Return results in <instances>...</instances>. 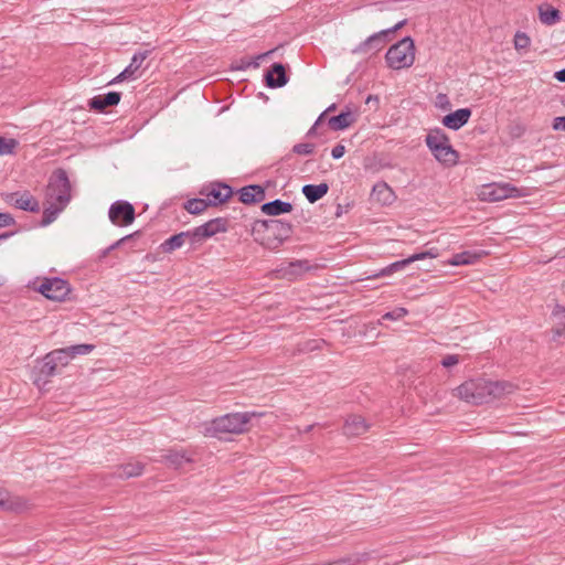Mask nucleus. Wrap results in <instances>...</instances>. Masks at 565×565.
Listing matches in <instances>:
<instances>
[{"label":"nucleus","instance_id":"2f4dec72","mask_svg":"<svg viewBox=\"0 0 565 565\" xmlns=\"http://www.w3.org/2000/svg\"><path fill=\"white\" fill-rule=\"evenodd\" d=\"M65 207L66 206L61 205L58 203L46 202L45 201V207L43 210V216H42L41 225L42 226H47L51 223H53L56 220V217L58 216V214L62 211H64Z\"/></svg>","mask_w":565,"mask_h":565},{"label":"nucleus","instance_id":"b1692460","mask_svg":"<svg viewBox=\"0 0 565 565\" xmlns=\"http://www.w3.org/2000/svg\"><path fill=\"white\" fill-rule=\"evenodd\" d=\"M186 241L192 244V231L172 235L161 244V249L163 253H172L173 250L182 247Z\"/></svg>","mask_w":565,"mask_h":565},{"label":"nucleus","instance_id":"393cba45","mask_svg":"<svg viewBox=\"0 0 565 565\" xmlns=\"http://www.w3.org/2000/svg\"><path fill=\"white\" fill-rule=\"evenodd\" d=\"M555 327L553 328V340L562 343V338L565 339V307L556 305L553 312Z\"/></svg>","mask_w":565,"mask_h":565},{"label":"nucleus","instance_id":"6ab92c4d","mask_svg":"<svg viewBox=\"0 0 565 565\" xmlns=\"http://www.w3.org/2000/svg\"><path fill=\"white\" fill-rule=\"evenodd\" d=\"M470 108H459L443 117V125L451 130H459L463 127L471 117Z\"/></svg>","mask_w":565,"mask_h":565},{"label":"nucleus","instance_id":"e2e57ef3","mask_svg":"<svg viewBox=\"0 0 565 565\" xmlns=\"http://www.w3.org/2000/svg\"><path fill=\"white\" fill-rule=\"evenodd\" d=\"M366 102H373L372 96H369V97H367V99H366Z\"/></svg>","mask_w":565,"mask_h":565},{"label":"nucleus","instance_id":"412c9836","mask_svg":"<svg viewBox=\"0 0 565 565\" xmlns=\"http://www.w3.org/2000/svg\"><path fill=\"white\" fill-rule=\"evenodd\" d=\"M0 508L4 511L21 512L28 508L24 498L0 490Z\"/></svg>","mask_w":565,"mask_h":565},{"label":"nucleus","instance_id":"a878e982","mask_svg":"<svg viewBox=\"0 0 565 565\" xmlns=\"http://www.w3.org/2000/svg\"><path fill=\"white\" fill-rule=\"evenodd\" d=\"M150 51L137 52L134 54L129 65L124 70V77H131L136 79L140 76V68L145 60L149 56Z\"/></svg>","mask_w":565,"mask_h":565},{"label":"nucleus","instance_id":"6e6552de","mask_svg":"<svg viewBox=\"0 0 565 565\" xmlns=\"http://www.w3.org/2000/svg\"><path fill=\"white\" fill-rule=\"evenodd\" d=\"M525 195L523 189L508 182H492L483 184L478 194L481 201L498 202L509 198H521Z\"/></svg>","mask_w":565,"mask_h":565},{"label":"nucleus","instance_id":"7ed1b4c3","mask_svg":"<svg viewBox=\"0 0 565 565\" xmlns=\"http://www.w3.org/2000/svg\"><path fill=\"white\" fill-rule=\"evenodd\" d=\"M255 416L254 412H244L216 417L205 425L204 436L220 438L223 434H242L247 430V425Z\"/></svg>","mask_w":565,"mask_h":565},{"label":"nucleus","instance_id":"603ef678","mask_svg":"<svg viewBox=\"0 0 565 565\" xmlns=\"http://www.w3.org/2000/svg\"><path fill=\"white\" fill-rule=\"evenodd\" d=\"M132 236H134L132 234L127 235V236H125V237H122V238L118 239L117 242H115V243H114V244H111L110 246H108V247H109V249H110V252H111V250H114V249H116L117 247H119V246H120L125 241H127V239L131 238Z\"/></svg>","mask_w":565,"mask_h":565},{"label":"nucleus","instance_id":"f704fd0d","mask_svg":"<svg viewBox=\"0 0 565 565\" xmlns=\"http://www.w3.org/2000/svg\"><path fill=\"white\" fill-rule=\"evenodd\" d=\"M480 257L479 254L472 252H461L457 253L449 260V264L452 266H461V265H470L476 263V260Z\"/></svg>","mask_w":565,"mask_h":565},{"label":"nucleus","instance_id":"58836bf2","mask_svg":"<svg viewBox=\"0 0 565 565\" xmlns=\"http://www.w3.org/2000/svg\"><path fill=\"white\" fill-rule=\"evenodd\" d=\"M71 352L72 359L76 355L88 354L94 350L93 344H76L67 348Z\"/></svg>","mask_w":565,"mask_h":565},{"label":"nucleus","instance_id":"37998d69","mask_svg":"<svg viewBox=\"0 0 565 565\" xmlns=\"http://www.w3.org/2000/svg\"><path fill=\"white\" fill-rule=\"evenodd\" d=\"M360 562H361V559L358 556H348V557L339 558L333 562H329V565H356Z\"/></svg>","mask_w":565,"mask_h":565},{"label":"nucleus","instance_id":"c85d7f7f","mask_svg":"<svg viewBox=\"0 0 565 565\" xmlns=\"http://www.w3.org/2000/svg\"><path fill=\"white\" fill-rule=\"evenodd\" d=\"M355 121V116L352 111H341L339 115L329 118V126L332 130H344Z\"/></svg>","mask_w":565,"mask_h":565},{"label":"nucleus","instance_id":"4be33fe9","mask_svg":"<svg viewBox=\"0 0 565 565\" xmlns=\"http://www.w3.org/2000/svg\"><path fill=\"white\" fill-rule=\"evenodd\" d=\"M121 94L118 92H109L105 95H97L89 99L90 109L104 111L109 106H116L120 102Z\"/></svg>","mask_w":565,"mask_h":565},{"label":"nucleus","instance_id":"ddd939ff","mask_svg":"<svg viewBox=\"0 0 565 565\" xmlns=\"http://www.w3.org/2000/svg\"><path fill=\"white\" fill-rule=\"evenodd\" d=\"M4 201L19 210L32 213H38L40 211L39 201L28 191H24L22 194L19 192L8 193L4 196Z\"/></svg>","mask_w":565,"mask_h":565},{"label":"nucleus","instance_id":"9b49d317","mask_svg":"<svg viewBox=\"0 0 565 565\" xmlns=\"http://www.w3.org/2000/svg\"><path fill=\"white\" fill-rule=\"evenodd\" d=\"M227 220L216 217L192 230V245L201 243L202 241L212 237L217 233L226 232Z\"/></svg>","mask_w":565,"mask_h":565},{"label":"nucleus","instance_id":"5701e85b","mask_svg":"<svg viewBox=\"0 0 565 565\" xmlns=\"http://www.w3.org/2000/svg\"><path fill=\"white\" fill-rule=\"evenodd\" d=\"M539 19L542 24L552 26L562 20L561 11L548 3H543L537 8Z\"/></svg>","mask_w":565,"mask_h":565},{"label":"nucleus","instance_id":"aec40b11","mask_svg":"<svg viewBox=\"0 0 565 565\" xmlns=\"http://www.w3.org/2000/svg\"><path fill=\"white\" fill-rule=\"evenodd\" d=\"M238 196L244 204H255L265 200L266 192L259 184H249L238 190Z\"/></svg>","mask_w":565,"mask_h":565},{"label":"nucleus","instance_id":"13d9d810","mask_svg":"<svg viewBox=\"0 0 565 565\" xmlns=\"http://www.w3.org/2000/svg\"><path fill=\"white\" fill-rule=\"evenodd\" d=\"M326 113L323 111L319 117L318 119L316 120V126H319L321 121H323V117H324Z\"/></svg>","mask_w":565,"mask_h":565},{"label":"nucleus","instance_id":"ea45409f","mask_svg":"<svg viewBox=\"0 0 565 565\" xmlns=\"http://www.w3.org/2000/svg\"><path fill=\"white\" fill-rule=\"evenodd\" d=\"M315 151V145L310 142L297 143L292 147V152L300 156H309Z\"/></svg>","mask_w":565,"mask_h":565},{"label":"nucleus","instance_id":"cd10ccee","mask_svg":"<svg viewBox=\"0 0 565 565\" xmlns=\"http://www.w3.org/2000/svg\"><path fill=\"white\" fill-rule=\"evenodd\" d=\"M143 471V465L139 461H130L124 465H120L116 468L114 475L119 479H129L132 477H138Z\"/></svg>","mask_w":565,"mask_h":565},{"label":"nucleus","instance_id":"4c0bfd02","mask_svg":"<svg viewBox=\"0 0 565 565\" xmlns=\"http://www.w3.org/2000/svg\"><path fill=\"white\" fill-rule=\"evenodd\" d=\"M531 39L530 36L524 32H516L514 35V47L515 50H525L530 46Z\"/></svg>","mask_w":565,"mask_h":565},{"label":"nucleus","instance_id":"e433bc0d","mask_svg":"<svg viewBox=\"0 0 565 565\" xmlns=\"http://www.w3.org/2000/svg\"><path fill=\"white\" fill-rule=\"evenodd\" d=\"M17 146L18 141L15 139L0 136V156L13 153Z\"/></svg>","mask_w":565,"mask_h":565},{"label":"nucleus","instance_id":"a211bd4d","mask_svg":"<svg viewBox=\"0 0 565 565\" xmlns=\"http://www.w3.org/2000/svg\"><path fill=\"white\" fill-rule=\"evenodd\" d=\"M205 195L210 205H218L227 201L233 195V189L225 183H213Z\"/></svg>","mask_w":565,"mask_h":565},{"label":"nucleus","instance_id":"c03bdc74","mask_svg":"<svg viewBox=\"0 0 565 565\" xmlns=\"http://www.w3.org/2000/svg\"><path fill=\"white\" fill-rule=\"evenodd\" d=\"M14 224L15 220L10 213L0 212V227H8Z\"/></svg>","mask_w":565,"mask_h":565},{"label":"nucleus","instance_id":"39448f33","mask_svg":"<svg viewBox=\"0 0 565 565\" xmlns=\"http://www.w3.org/2000/svg\"><path fill=\"white\" fill-rule=\"evenodd\" d=\"M28 287L46 299L58 302L65 301L72 291L70 282L60 277L36 278Z\"/></svg>","mask_w":565,"mask_h":565},{"label":"nucleus","instance_id":"7c9ffc66","mask_svg":"<svg viewBox=\"0 0 565 565\" xmlns=\"http://www.w3.org/2000/svg\"><path fill=\"white\" fill-rule=\"evenodd\" d=\"M161 461L167 462L169 466L179 468L185 462H190L191 458L182 449H169L161 456Z\"/></svg>","mask_w":565,"mask_h":565},{"label":"nucleus","instance_id":"bb28decb","mask_svg":"<svg viewBox=\"0 0 565 565\" xmlns=\"http://www.w3.org/2000/svg\"><path fill=\"white\" fill-rule=\"evenodd\" d=\"M292 204L289 202L281 201L279 199L264 203L260 207L262 212L270 215L277 216L286 213H290L292 211Z\"/></svg>","mask_w":565,"mask_h":565},{"label":"nucleus","instance_id":"5fc2aeb1","mask_svg":"<svg viewBox=\"0 0 565 565\" xmlns=\"http://www.w3.org/2000/svg\"><path fill=\"white\" fill-rule=\"evenodd\" d=\"M124 71L120 72L111 82L110 84H114V83H119V82H122L125 79H131V77H124Z\"/></svg>","mask_w":565,"mask_h":565},{"label":"nucleus","instance_id":"052dcab7","mask_svg":"<svg viewBox=\"0 0 565 565\" xmlns=\"http://www.w3.org/2000/svg\"><path fill=\"white\" fill-rule=\"evenodd\" d=\"M110 253V249L109 247H107L106 249L103 250V257L107 256L108 254Z\"/></svg>","mask_w":565,"mask_h":565},{"label":"nucleus","instance_id":"09e8293b","mask_svg":"<svg viewBox=\"0 0 565 565\" xmlns=\"http://www.w3.org/2000/svg\"><path fill=\"white\" fill-rule=\"evenodd\" d=\"M553 129L565 131V116L554 118Z\"/></svg>","mask_w":565,"mask_h":565},{"label":"nucleus","instance_id":"72a5a7b5","mask_svg":"<svg viewBox=\"0 0 565 565\" xmlns=\"http://www.w3.org/2000/svg\"><path fill=\"white\" fill-rule=\"evenodd\" d=\"M372 194L376 195V199L384 204L391 203L394 199L392 189L385 182L376 183L372 189Z\"/></svg>","mask_w":565,"mask_h":565},{"label":"nucleus","instance_id":"79ce46f5","mask_svg":"<svg viewBox=\"0 0 565 565\" xmlns=\"http://www.w3.org/2000/svg\"><path fill=\"white\" fill-rule=\"evenodd\" d=\"M408 311L406 308L397 307L392 311H388L382 316L383 320H401L407 316Z\"/></svg>","mask_w":565,"mask_h":565},{"label":"nucleus","instance_id":"20e7f679","mask_svg":"<svg viewBox=\"0 0 565 565\" xmlns=\"http://www.w3.org/2000/svg\"><path fill=\"white\" fill-rule=\"evenodd\" d=\"M425 142L438 162L447 167L457 164L459 153L452 148L449 137L441 128L430 129L426 135Z\"/></svg>","mask_w":565,"mask_h":565},{"label":"nucleus","instance_id":"bf43d9fd","mask_svg":"<svg viewBox=\"0 0 565 565\" xmlns=\"http://www.w3.org/2000/svg\"><path fill=\"white\" fill-rule=\"evenodd\" d=\"M333 110H335V104L330 105V106L324 110V113L327 114V113H330V111H333Z\"/></svg>","mask_w":565,"mask_h":565},{"label":"nucleus","instance_id":"c9c22d12","mask_svg":"<svg viewBox=\"0 0 565 565\" xmlns=\"http://www.w3.org/2000/svg\"><path fill=\"white\" fill-rule=\"evenodd\" d=\"M209 206L210 203L204 199H191L184 203V209L194 215L203 213Z\"/></svg>","mask_w":565,"mask_h":565},{"label":"nucleus","instance_id":"1a4fd4ad","mask_svg":"<svg viewBox=\"0 0 565 565\" xmlns=\"http://www.w3.org/2000/svg\"><path fill=\"white\" fill-rule=\"evenodd\" d=\"M407 23V20L404 19L399 22H397L392 28H388L386 30H382L380 32H376L372 35H370L366 40L361 42L359 45H356L353 50V54H369V53H376L380 52L385 44L391 41L392 34H394L396 31L402 29Z\"/></svg>","mask_w":565,"mask_h":565},{"label":"nucleus","instance_id":"6e6d98bb","mask_svg":"<svg viewBox=\"0 0 565 565\" xmlns=\"http://www.w3.org/2000/svg\"><path fill=\"white\" fill-rule=\"evenodd\" d=\"M13 234H14V232H6V233L0 234V242L8 239Z\"/></svg>","mask_w":565,"mask_h":565},{"label":"nucleus","instance_id":"de8ad7c7","mask_svg":"<svg viewBox=\"0 0 565 565\" xmlns=\"http://www.w3.org/2000/svg\"><path fill=\"white\" fill-rule=\"evenodd\" d=\"M345 153V148L343 145H337L335 147H333L332 151H331V156L333 159H340L344 156Z\"/></svg>","mask_w":565,"mask_h":565},{"label":"nucleus","instance_id":"4468645a","mask_svg":"<svg viewBox=\"0 0 565 565\" xmlns=\"http://www.w3.org/2000/svg\"><path fill=\"white\" fill-rule=\"evenodd\" d=\"M58 369L56 364L50 360V356L46 354L42 362L39 363L33 370V383L41 387L45 385L49 380L58 373Z\"/></svg>","mask_w":565,"mask_h":565},{"label":"nucleus","instance_id":"0eeeda50","mask_svg":"<svg viewBox=\"0 0 565 565\" xmlns=\"http://www.w3.org/2000/svg\"><path fill=\"white\" fill-rule=\"evenodd\" d=\"M385 61L390 68H408L415 61V44L411 36H405L392 45L385 54Z\"/></svg>","mask_w":565,"mask_h":565},{"label":"nucleus","instance_id":"dca6fc26","mask_svg":"<svg viewBox=\"0 0 565 565\" xmlns=\"http://www.w3.org/2000/svg\"><path fill=\"white\" fill-rule=\"evenodd\" d=\"M370 429V424L360 415H349L343 425V434L348 437H358Z\"/></svg>","mask_w":565,"mask_h":565},{"label":"nucleus","instance_id":"8fccbe9b","mask_svg":"<svg viewBox=\"0 0 565 565\" xmlns=\"http://www.w3.org/2000/svg\"><path fill=\"white\" fill-rule=\"evenodd\" d=\"M132 236H134L132 234L127 235V236H125V237H122V238L118 239L117 242H115V243H114V244H111L110 246H108V247H109V249H110V252H111V250H114V249H116L117 247H119V246H120L125 241H127V239L131 238Z\"/></svg>","mask_w":565,"mask_h":565},{"label":"nucleus","instance_id":"f3484780","mask_svg":"<svg viewBox=\"0 0 565 565\" xmlns=\"http://www.w3.org/2000/svg\"><path fill=\"white\" fill-rule=\"evenodd\" d=\"M265 83L269 88H280L288 83L286 68L281 63H274L265 74Z\"/></svg>","mask_w":565,"mask_h":565},{"label":"nucleus","instance_id":"a19ab883","mask_svg":"<svg viewBox=\"0 0 565 565\" xmlns=\"http://www.w3.org/2000/svg\"><path fill=\"white\" fill-rule=\"evenodd\" d=\"M526 132V126L520 121L512 122L509 126V135L514 138H521Z\"/></svg>","mask_w":565,"mask_h":565},{"label":"nucleus","instance_id":"49530a36","mask_svg":"<svg viewBox=\"0 0 565 565\" xmlns=\"http://www.w3.org/2000/svg\"><path fill=\"white\" fill-rule=\"evenodd\" d=\"M458 362H459L458 355L449 354V355H446L441 360V365L445 366V367H451V366L458 364Z\"/></svg>","mask_w":565,"mask_h":565},{"label":"nucleus","instance_id":"3c124183","mask_svg":"<svg viewBox=\"0 0 565 565\" xmlns=\"http://www.w3.org/2000/svg\"><path fill=\"white\" fill-rule=\"evenodd\" d=\"M132 236H134L132 234L127 235V236H125V237H122V238L118 239L117 242H115V243H114V244H111L110 246H108V247H109V249H110V252H111V250H114V249H116L117 247H119V246H120L125 241H127V239L131 238Z\"/></svg>","mask_w":565,"mask_h":565},{"label":"nucleus","instance_id":"473e14b6","mask_svg":"<svg viewBox=\"0 0 565 565\" xmlns=\"http://www.w3.org/2000/svg\"><path fill=\"white\" fill-rule=\"evenodd\" d=\"M47 355L50 356V360L56 364L58 371L66 366L72 360L71 352L67 348L53 350L47 353Z\"/></svg>","mask_w":565,"mask_h":565},{"label":"nucleus","instance_id":"c756f323","mask_svg":"<svg viewBox=\"0 0 565 565\" xmlns=\"http://www.w3.org/2000/svg\"><path fill=\"white\" fill-rule=\"evenodd\" d=\"M329 191V185L324 182L319 184H306L302 186V193L310 203H316L322 199Z\"/></svg>","mask_w":565,"mask_h":565},{"label":"nucleus","instance_id":"4d7b16f0","mask_svg":"<svg viewBox=\"0 0 565 565\" xmlns=\"http://www.w3.org/2000/svg\"><path fill=\"white\" fill-rule=\"evenodd\" d=\"M317 128H318V126H316V124H313V126L308 130L307 136L308 137L315 136L317 134Z\"/></svg>","mask_w":565,"mask_h":565},{"label":"nucleus","instance_id":"680f3d73","mask_svg":"<svg viewBox=\"0 0 565 565\" xmlns=\"http://www.w3.org/2000/svg\"><path fill=\"white\" fill-rule=\"evenodd\" d=\"M366 102H373L372 96H369V97H367V99H366Z\"/></svg>","mask_w":565,"mask_h":565},{"label":"nucleus","instance_id":"f257e3e1","mask_svg":"<svg viewBox=\"0 0 565 565\" xmlns=\"http://www.w3.org/2000/svg\"><path fill=\"white\" fill-rule=\"evenodd\" d=\"M518 386L509 381H491L486 379H471L460 384L455 391L456 395L467 403L480 405L513 394Z\"/></svg>","mask_w":565,"mask_h":565},{"label":"nucleus","instance_id":"f8f14e48","mask_svg":"<svg viewBox=\"0 0 565 565\" xmlns=\"http://www.w3.org/2000/svg\"><path fill=\"white\" fill-rule=\"evenodd\" d=\"M438 256H439L438 249L433 247L425 252L413 254L412 256H409L405 259L397 260V262L390 264L388 266L381 269L380 273L375 275V277L390 276L398 270L404 269L407 265H409L416 260H423L426 258H436Z\"/></svg>","mask_w":565,"mask_h":565},{"label":"nucleus","instance_id":"2eb2a0df","mask_svg":"<svg viewBox=\"0 0 565 565\" xmlns=\"http://www.w3.org/2000/svg\"><path fill=\"white\" fill-rule=\"evenodd\" d=\"M311 265L306 259H297L288 263L286 266H281L277 269L279 278L295 280L301 277L305 273L311 269Z\"/></svg>","mask_w":565,"mask_h":565},{"label":"nucleus","instance_id":"864d4df0","mask_svg":"<svg viewBox=\"0 0 565 565\" xmlns=\"http://www.w3.org/2000/svg\"><path fill=\"white\" fill-rule=\"evenodd\" d=\"M554 78L558 82L565 83V68L556 71L554 73Z\"/></svg>","mask_w":565,"mask_h":565},{"label":"nucleus","instance_id":"f03ea898","mask_svg":"<svg viewBox=\"0 0 565 565\" xmlns=\"http://www.w3.org/2000/svg\"><path fill=\"white\" fill-rule=\"evenodd\" d=\"M292 224L282 220H257L253 223L250 234L254 241L267 249L275 250L290 238Z\"/></svg>","mask_w":565,"mask_h":565},{"label":"nucleus","instance_id":"a18cd8bd","mask_svg":"<svg viewBox=\"0 0 565 565\" xmlns=\"http://www.w3.org/2000/svg\"><path fill=\"white\" fill-rule=\"evenodd\" d=\"M436 105L441 109H449L451 107L450 100L446 94H438Z\"/></svg>","mask_w":565,"mask_h":565},{"label":"nucleus","instance_id":"423d86ee","mask_svg":"<svg viewBox=\"0 0 565 565\" xmlns=\"http://www.w3.org/2000/svg\"><path fill=\"white\" fill-rule=\"evenodd\" d=\"M71 192L72 185L67 172L62 168L54 170L46 185L45 201L67 206L72 199Z\"/></svg>","mask_w":565,"mask_h":565},{"label":"nucleus","instance_id":"9d476101","mask_svg":"<svg viewBox=\"0 0 565 565\" xmlns=\"http://www.w3.org/2000/svg\"><path fill=\"white\" fill-rule=\"evenodd\" d=\"M108 217L114 225L125 227L134 223L136 211L130 202L117 200L109 206Z\"/></svg>","mask_w":565,"mask_h":565}]
</instances>
